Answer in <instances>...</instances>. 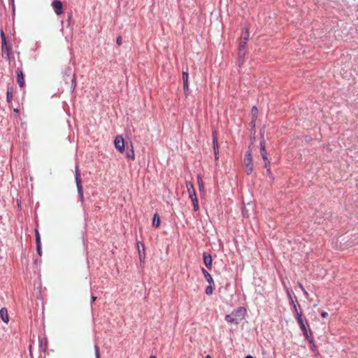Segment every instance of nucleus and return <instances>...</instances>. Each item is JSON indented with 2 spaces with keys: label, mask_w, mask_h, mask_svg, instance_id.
<instances>
[{
  "label": "nucleus",
  "mask_w": 358,
  "mask_h": 358,
  "mask_svg": "<svg viewBox=\"0 0 358 358\" xmlns=\"http://www.w3.org/2000/svg\"><path fill=\"white\" fill-rule=\"evenodd\" d=\"M203 260L206 266L210 269L212 266V257L209 253L203 252Z\"/></svg>",
  "instance_id": "nucleus-11"
},
{
  "label": "nucleus",
  "mask_w": 358,
  "mask_h": 358,
  "mask_svg": "<svg viewBox=\"0 0 358 358\" xmlns=\"http://www.w3.org/2000/svg\"><path fill=\"white\" fill-rule=\"evenodd\" d=\"M186 187L187 190L189 194V197L192 201L194 210L195 211L199 210V201L196 197V192L194 188V185L191 182H186Z\"/></svg>",
  "instance_id": "nucleus-2"
},
{
  "label": "nucleus",
  "mask_w": 358,
  "mask_h": 358,
  "mask_svg": "<svg viewBox=\"0 0 358 358\" xmlns=\"http://www.w3.org/2000/svg\"><path fill=\"white\" fill-rule=\"evenodd\" d=\"M201 271H202V273H203L206 281L210 285H213L214 280H213L212 276L210 275V274L204 268H202Z\"/></svg>",
  "instance_id": "nucleus-15"
},
{
  "label": "nucleus",
  "mask_w": 358,
  "mask_h": 358,
  "mask_svg": "<svg viewBox=\"0 0 358 358\" xmlns=\"http://www.w3.org/2000/svg\"><path fill=\"white\" fill-rule=\"evenodd\" d=\"M226 321L229 323H234L236 324H238V319L234 316V315H227L225 317Z\"/></svg>",
  "instance_id": "nucleus-16"
},
{
  "label": "nucleus",
  "mask_w": 358,
  "mask_h": 358,
  "mask_svg": "<svg viewBox=\"0 0 358 358\" xmlns=\"http://www.w3.org/2000/svg\"><path fill=\"white\" fill-rule=\"evenodd\" d=\"M75 176H76V182L81 181L80 173V171H79V169H78V166H76V174H75Z\"/></svg>",
  "instance_id": "nucleus-25"
},
{
  "label": "nucleus",
  "mask_w": 358,
  "mask_h": 358,
  "mask_svg": "<svg viewBox=\"0 0 358 358\" xmlns=\"http://www.w3.org/2000/svg\"><path fill=\"white\" fill-rule=\"evenodd\" d=\"M242 213H243V216L249 217V214H248V210H247V208L245 207H244L243 208Z\"/></svg>",
  "instance_id": "nucleus-34"
},
{
  "label": "nucleus",
  "mask_w": 358,
  "mask_h": 358,
  "mask_svg": "<svg viewBox=\"0 0 358 358\" xmlns=\"http://www.w3.org/2000/svg\"><path fill=\"white\" fill-rule=\"evenodd\" d=\"M14 111L15 112H18V110L17 109H15Z\"/></svg>",
  "instance_id": "nucleus-47"
},
{
  "label": "nucleus",
  "mask_w": 358,
  "mask_h": 358,
  "mask_svg": "<svg viewBox=\"0 0 358 358\" xmlns=\"http://www.w3.org/2000/svg\"><path fill=\"white\" fill-rule=\"evenodd\" d=\"M160 225V218L158 214H155L152 219V226L154 227H159Z\"/></svg>",
  "instance_id": "nucleus-20"
},
{
  "label": "nucleus",
  "mask_w": 358,
  "mask_h": 358,
  "mask_svg": "<svg viewBox=\"0 0 358 358\" xmlns=\"http://www.w3.org/2000/svg\"><path fill=\"white\" fill-rule=\"evenodd\" d=\"M321 315L322 317H327L328 316V313L327 312H322Z\"/></svg>",
  "instance_id": "nucleus-37"
},
{
  "label": "nucleus",
  "mask_w": 358,
  "mask_h": 358,
  "mask_svg": "<svg viewBox=\"0 0 358 358\" xmlns=\"http://www.w3.org/2000/svg\"><path fill=\"white\" fill-rule=\"evenodd\" d=\"M251 113L252 115V124H255V120L257 119L258 114V109L256 106H253L252 108Z\"/></svg>",
  "instance_id": "nucleus-22"
},
{
  "label": "nucleus",
  "mask_w": 358,
  "mask_h": 358,
  "mask_svg": "<svg viewBox=\"0 0 358 358\" xmlns=\"http://www.w3.org/2000/svg\"><path fill=\"white\" fill-rule=\"evenodd\" d=\"M261 137H262V139H261V142H260V154H261L262 159H264V161L265 162V164H264L265 167H267V166L270 164V162L268 161V157H267V152L266 151V141L264 139L263 134H261Z\"/></svg>",
  "instance_id": "nucleus-4"
},
{
  "label": "nucleus",
  "mask_w": 358,
  "mask_h": 358,
  "mask_svg": "<svg viewBox=\"0 0 358 358\" xmlns=\"http://www.w3.org/2000/svg\"><path fill=\"white\" fill-rule=\"evenodd\" d=\"M131 150L127 152V158L130 160H134L135 159V154L134 150V147L132 143L130 145Z\"/></svg>",
  "instance_id": "nucleus-19"
},
{
  "label": "nucleus",
  "mask_w": 358,
  "mask_h": 358,
  "mask_svg": "<svg viewBox=\"0 0 358 358\" xmlns=\"http://www.w3.org/2000/svg\"><path fill=\"white\" fill-rule=\"evenodd\" d=\"M2 57H5L8 60H10V55L12 54V50L10 46L7 45V43L1 44Z\"/></svg>",
  "instance_id": "nucleus-7"
},
{
  "label": "nucleus",
  "mask_w": 358,
  "mask_h": 358,
  "mask_svg": "<svg viewBox=\"0 0 358 358\" xmlns=\"http://www.w3.org/2000/svg\"><path fill=\"white\" fill-rule=\"evenodd\" d=\"M287 295L289 296V299L291 300V299H292V296H291L290 292H289V290L287 291Z\"/></svg>",
  "instance_id": "nucleus-39"
},
{
  "label": "nucleus",
  "mask_w": 358,
  "mask_h": 358,
  "mask_svg": "<svg viewBox=\"0 0 358 358\" xmlns=\"http://www.w3.org/2000/svg\"><path fill=\"white\" fill-rule=\"evenodd\" d=\"M247 42L248 41H243V40L240 39L238 48H246L245 46H246Z\"/></svg>",
  "instance_id": "nucleus-31"
},
{
  "label": "nucleus",
  "mask_w": 358,
  "mask_h": 358,
  "mask_svg": "<svg viewBox=\"0 0 358 358\" xmlns=\"http://www.w3.org/2000/svg\"><path fill=\"white\" fill-rule=\"evenodd\" d=\"M94 351H95V357H96V358H100L99 348V347L96 345H95V346H94Z\"/></svg>",
  "instance_id": "nucleus-33"
},
{
  "label": "nucleus",
  "mask_w": 358,
  "mask_h": 358,
  "mask_svg": "<svg viewBox=\"0 0 358 358\" xmlns=\"http://www.w3.org/2000/svg\"><path fill=\"white\" fill-rule=\"evenodd\" d=\"M12 1H13L14 0H12Z\"/></svg>",
  "instance_id": "nucleus-48"
},
{
  "label": "nucleus",
  "mask_w": 358,
  "mask_h": 358,
  "mask_svg": "<svg viewBox=\"0 0 358 358\" xmlns=\"http://www.w3.org/2000/svg\"><path fill=\"white\" fill-rule=\"evenodd\" d=\"M213 150L218 149V141H217V131L214 130L213 131Z\"/></svg>",
  "instance_id": "nucleus-18"
},
{
  "label": "nucleus",
  "mask_w": 358,
  "mask_h": 358,
  "mask_svg": "<svg viewBox=\"0 0 358 358\" xmlns=\"http://www.w3.org/2000/svg\"><path fill=\"white\" fill-rule=\"evenodd\" d=\"M0 35H1V44L7 43L6 35L2 29L0 31Z\"/></svg>",
  "instance_id": "nucleus-30"
},
{
  "label": "nucleus",
  "mask_w": 358,
  "mask_h": 358,
  "mask_svg": "<svg viewBox=\"0 0 358 358\" xmlns=\"http://www.w3.org/2000/svg\"><path fill=\"white\" fill-rule=\"evenodd\" d=\"M245 358H254V357L251 355H248Z\"/></svg>",
  "instance_id": "nucleus-43"
},
{
  "label": "nucleus",
  "mask_w": 358,
  "mask_h": 358,
  "mask_svg": "<svg viewBox=\"0 0 358 358\" xmlns=\"http://www.w3.org/2000/svg\"><path fill=\"white\" fill-rule=\"evenodd\" d=\"M39 348H40V350L41 351H42L43 352H46V350L48 349V341H47L46 338L41 339L40 340Z\"/></svg>",
  "instance_id": "nucleus-17"
},
{
  "label": "nucleus",
  "mask_w": 358,
  "mask_h": 358,
  "mask_svg": "<svg viewBox=\"0 0 358 358\" xmlns=\"http://www.w3.org/2000/svg\"><path fill=\"white\" fill-rule=\"evenodd\" d=\"M35 236H36V244L41 243L40 234L37 229H35Z\"/></svg>",
  "instance_id": "nucleus-26"
},
{
  "label": "nucleus",
  "mask_w": 358,
  "mask_h": 358,
  "mask_svg": "<svg viewBox=\"0 0 358 358\" xmlns=\"http://www.w3.org/2000/svg\"><path fill=\"white\" fill-rule=\"evenodd\" d=\"M248 38H249V31H248V29L246 28L245 31L242 33L241 34V40L243 41H248Z\"/></svg>",
  "instance_id": "nucleus-23"
},
{
  "label": "nucleus",
  "mask_w": 358,
  "mask_h": 358,
  "mask_svg": "<svg viewBox=\"0 0 358 358\" xmlns=\"http://www.w3.org/2000/svg\"><path fill=\"white\" fill-rule=\"evenodd\" d=\"M303 292L304 293V294L306 295V296H308V292H306V289H304V291H303Z\"/></svg>",
  "instance_id": "nucleus-41"
},
{
  "label": "nucleus",
  "mask_w": 358,
  "mask_h": 358,
  "mask_svg": "<svg viewBox=\"0 0 358 358\" xmlns=\"http://www.w3.org/2000/svg\"><path fill=\"white\" fill-rule=\"evenodd\" d=\"M290 304L292 305V306H293V310L295 313V315H297V313H299V310H301V308L299 310L298 309V307L300 308V305L299 304V303L297 301L296 303L292 299H291Z\"/></svg>",
  "instance_id": "nucleus-21"
},
{
  "label": "nucleus",
  "mask_w": 358,
  "mask_h": 358,
  "mask_svg": "<svg viewBox=\"0 0 358 358\" xmlns=\"http://www.w3.org/2000/svg\"><path fill=\"white\" fill-rule=\"evenodd\" d=\"M36 251L37 253L41 256L42 255V248H41V243L36 244Z\"/></svg>",
  "instance_id": "nucleus-32"
},
{
  "label": "nucleus",
  "mask_w": 358,
  "mask_h": 358,
  "mask_svg": "<svg viewBox=\"0 0 358 358\" xmlns=\"http://www.w3.org/2000/svg\"><path fill=\"white\" fill-rule=\"evenodd\" d=\"M245 310L243 309L242 308H239L238 309L232 313V315H234V316L238 319V321L241 320L243 318Z\"/></svg>",
  "instance_id": "nucleus-14"
},
{
  "label": "nucleus",
  "mask_w": 358,
  "mask_h": 358,
  "mask_svg": "<svg viewBox=\"0 0 358 358\" xmlns=\"http://www.w3.org/2000/svg\"><path fill=\"white\" fill-rule=\"evenodd\" d=\"M16 73H17V83H18L19 86L21 88H22L25 85L23 72L21 69H17L16 70Z\"/></svg>",
  "instance_id": "nucleus-10"
},
{
  "label": "nucleus",
  "mask_w": 358,
  "mask_h": 358,
  "mask_svg": "<svg viewBox=\"0 0 358 358\" xmlns=\"http://www.w3.org/2000/svg\"><path fill=\"white\" fill-rule=\"evenodd\" d=\"M205 358H211L210 355H207Z\"/></svg>",
  "instance_id": "nucleus-45"
},
{
  "label": "nucleus",
  "mask_w": 358,
  "mask_h": 358,
  "mask_svg": "<svg viewBox=\"0 0 358 358\" xmlns=\"http://www.w3.org/2000/svg\"><path fill=\"white\" fill-rule=\"evenodd\" d=\"M213 285H210L206 288L205 292L207 295H211L213 293Z\"/></svg>",
  "instance_id": "nucleus-28"
},
{
  "label": "nucleus",
  "mask_w": 358,
  "mask_h": 358,
  "mask_svg": "<svg viewBox=\"0 0 358 358\" xmlns=\"http://www.w3.org/2000/svg\"><path fill=\"white\" fill-rule=\"evenodd\" d=\"M189 74L186 71L182 72V82H183V88L185 92V96L189 95V84H188Z\"/></svg>",
  "instance_id": "nucleus-8"
},
{
  "label": "nucleus",
  "mask_w": 358,
  "mask_h": 358,
  "mask_svg": "<svg viewBox=\"0 0 358 358\" xmlns=\"http://www.w3.org/2000/svg\"><path fill=\"white\" fill-rule=\"evenodd\" d=\"M114 145L120 152L122 153L124 150V141L122 136H117L114 141Z\"/></svg>",
  "instance_id": "nucleus-5"
},
{
  "label": "nucleus",
  "mask_w": 358,
  "mask_h": 358,
  "mask_svg": "<svg viewBox=\"0 0 358 358\" xmlns=\"http://www.w3.org/2000/svg\"><path fill=\"white\" fill-rule=\"evenodd\" d=\"M214 154L215 160H217L219 159V148L214 150Z\"/></svg>",
  "instance_id": "nucleus-35"
},
{
  "label": "nucleus",
  "mask_w": 358,
  "mask_h": 358,
  "mask_svg": "<svg viewBox=\"0 0 358 358\" xmlns=\"http://www.w3.org/2000/svg\"><path fill=\"white\" fill-rule=\"evenodd\" d=\"M243 165L245 167V173L248 175H250L253 171V165H252V150L250 147L245 153V156L243 159Z\"/></svg>",
  "instance_id": "nucleus-3"
},
{
  "label": "nucleus",
  "mask_w": 358,
  "mask_h": 358,
  "mask_svg": "<svg viewBox=\"0 0 358 358\" xmlns=\"http://www.w3.org/2000/svg\"><path fill=\"white\" fill-rule=\"evenodd\" d=\"M51 6L57 15H60L63 13V3L61 1L55 0L52 2Z\"/></svg>",
  "instance_id": "nucleus-6"
},
{
  "label": "nucleus",
  "mask_w": 358,
  "mask_h": 358,
  "mask_svg": "<svg viewBox=\"0 0 358 358\" xmlns=\"http://www.w3.org/2000/svg\"><path fill=\"white\" fill-rule=\"evenodd\" d=\"M6 99H7V101L8 102H11L12 99H13V92L10 90H8L7 91V93H6Z\"/></svg>",
  "instance_id": "nucleus-29"
},
{
  "label": "nucleus",
  "mask_w": 358,
  "mask_h": 358,
  "mask_svg": "<svg viewBox=\"0 0 358 358\" xmlns=\"http://www.w3.org/2000/svg\"><path fill=\"white\" fill-rule=\"evenodd\" d=\"M295 318L300 327V329L303 331L304 336L309 340L311 337V331L308 324L307 320L303 316L302 310H299V313H297V315H295Z\"/></svg>",
  "instance_id": "nucleus-1"
},
{
  "label": "nucleus",
  "mask_w": 358,
  "mask_h": 358,
  "mask_svg": "<svg viewBox=\"0 0 358 358\" xmlns=\"http://www.w3.org/2000/svg\"><path fill=\"white\" fill-rule=\"evenodd\" d=\"M198 184H199V189L200 192L204 191V185L202 181V179L200 177H198Z\"/></svg>",
  "instance_id": "nucleus-24"
},
{
  "label": "nucleus",
  "mask_w": 358,
  "mask_h": 358,
  "mask_svg": "<svg viewBox=\"0 0 358 358\" xmlns=\"http://www.w3.org/2000/svg\"><path fill=\"white\" fill-rule=\"evenodd\" d=\"M96 296H92V301H94L96 300Z\"/></svg>",
  "instance_id": "nucleus-42"
},
{
  "label": "nucleus",
  "mask_w": 358,
  "mask_h": 358,
  "mask_svg": "<svg viewBox=\"0 0 358 358\" xmlns=\"http://www.w3.org/2000/svg\"><path fill=\"white\" fill-rule=\"evenodd\" d=\"M0 317L2 320V321L6 324L9 322V316L8 314V310L6 308H1Z\"/></svg>",
  "instance_id": "nucleus-12"
},
{
  "label": "nucleus",
  "mask_w": 358,
  "mask_h": 358,
  "mask_svg": "<svg viewBox=\"0 0 358 358\" xmlns=\"http://www.w3.org/2000/svg\"><path fill=\"white\" fill-rule=\"evenodd\" d=\"M266 168L267 169V172H268V173H269V174H270V173H271V169H270V168L268 167V166H267V167H266Z\"/></svg>",
  "instance_id": "nucleus-40"
},
{
  "label": "nucleus",
  "mask_w": 358,
  "mask_h": 358,
  "mask_svg": "<svg viewBox=\"0 0 358 358\" xmlns=\"http://www.w3.org/2000/svg\"><path fill=\"white\" fill-rule=\"evenodd\" d=\"M76 87V77L75 76L73 75L72 79H71V92H73L75 88Z\"/></svg>",
  "instance_id": "nucleus-27"
},
{
  "label": "nucleus",
  "mask_w": 358,
  "mask_h": 358,
  "mask_svg": "<svg viewBox=\"0 0 358 358\" xmlns=\"http://www.w3.org/2000/svg\"><path fill=\"white\" fill-rule=\"evenodd\" d=\"M247 52L246 48H238V63L241 67L245 62V56Z\"/></svg>",
  "instance_id": "nucleus-9"
},
{
  "label": "nucleus",
  "mask_w": 358,
  "mask_h": 358,
  "mask_svg": "<svg viewBox=\"0 0 358 358\" xmlns=\"http://www.w3.org/2000/svg\"><path fill=\"white\" fill-rule=\"evenodd\" d=\"M139 257H140V259H141V258H142V255H141V252H140V251H139Z\"/></svg>",
  "instance_id": "nucleus-44"
},
{
  "label": "nucleus",
  "mask_w": 358,
  "mask_h": 358,
  "mask_svg": "<svg viewBox=\"0 0 358 358\" xmlns=\"http://www.w3.org/2000/svg\"><path fill=\"white\" fill-rule=\"evenodd\" d=\"M298 285H299V287H300V289H301L302 291H304V289H304V287H303V285H302L300 282H299V283H298Z\"/></svg>",
  "instance_id": "nucleus-38"
},
{
  "label": "nucleus",
  "mask_w": 358,
  "mask_h": 358,
  "mask_svg": "<svg viewBox=\"0 0 358 358\" xmlns=\"http://www.w3.org/2000/svg\"><path fill=\"white\" fill-rule=\"evenodd\" d=\"M116 43L118 45H120L122 44V37L118 36L116 40Z\"/></svg>",
  "instance_id": "nucleus-36"
},
{
  "label": "nucleus",
  "mask_w": 358,
  "mask_h": 358,
  "mask_svg": "<svg viewBox=\"0 0 358 358\" xmlns=\"http://www.w3.org/2000/svg\"><path fill=\"white\" fill-rule=\"evenodd\" d=\"M150 358H156L155 356H150Z\"/></svg>",
  "instance_id": "nucleus-46"
},
{
  "label": "nucleus",
  "mask_w": 358,
  "mask_h": 358,
  "mask_svg": "<svg viewBox=\"0 0 358 358\" xmlns=\"http://www.w3.org/2000/svg\"><path fill=\"white\" fill-rule=\"evenodd\" d=\"M76 182V187H77L78 192L79 194L80 200L81 202H83L84 196H83V189L82 182H81V181H78Z\"/></svg>",
  "instance_id": "nucleus-13"
}]
</instances>
